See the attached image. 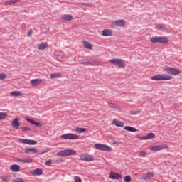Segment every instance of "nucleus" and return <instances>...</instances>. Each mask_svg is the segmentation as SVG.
Returning <instances> with one entry per match:
<instances>
[{
  "mask_svg": "<svg viewBox=\"0 0 182 182\" xmlns=\"http://www.w3.org/2000/svg\"><path fill=\"white\" fill-rule=\"evenodd\" d=\"M163 71L167 73L166 75H168L169 76L170 75L172 76H178V75L181 73L180 70L168 66H164L163 68Z\"/></svg>",
  "mask_w": 182,
  "mask_h": 182,
  "instance_id": "1",
  "label": "nucleus"
},
{
  "mask_svg": "<svg viewBox=\"0 0 182 182\" xmlns=\"http://www.w3.org/2000/svg\"><path fill=\"white\" fill-rule=\"evenodd\" d=\"M151 43H168V38L166 36H153L150 38Z\"/></svg>",
  "mask_w": 182,
  "mask_h": 182,
  "instance_id": "2",
  "label": "nucleus"
},
{
  "mask_svg": "<svg viewBox=\"0 0 182 182\" xmlns=\"http://www.w3.org/2000/svg\"><path fill=\"white\" fill-rule=\"evenodd\" d=\"M151 80H171V75L167 74H158L151 77Z\"/></svg>",
  "mask_w": 182,
  "mask_h": 182,
  "instance_id": "3",
  "label": "nucleus"
},
{
  "mask_svg": "<svg viewBox=\"0 0 182 182\" xmlns=\"http://www.w3.org/2000/svg\"><path fill=\"white\" fill-rule=\"evenodd\" d=\"M75 154H76V151H75V149H65L63 151H60L58 153H57V156H59L60 157L75 156Z\"/></svg>",
  "mask_w": 182,
  "mask_h": 182,
  "instance_id": "4",
  "label": "nucleus"
},
{
  "mask_svg": "<svg viewBox=\"0 0 182 182\" xmlns=\"http://www.w3.org/2000/svg\"><path fill=\"white\" fill-rule=\"evenodd\" d=\"M109 63H112V65H114L117 68H124V66H126L124 60L120 58L111 59L109 60Z\"/></svg>",
  "mask_w": 182,
  "mask_h": 182,
  "instance_id": "5",
  "label": "nucleus"
},
{
  "mask_svg": "<svg viewBox=\"0 0 182 182\" xmlns=\"http://www.w3.org/2000/svg\"><path fill=\"white\" fill-rule=\"evenodd\" d=\"M94 147L97 149V150H101V151H112V147L103 144H95Z\"/></svg>",
  "mask_w": 182,
  "mask_h": 182,
  "instance_id": "6",
  "label": "nucleus"
},
{
  "mask_svg": "<svg viewBox=\"0 0 182 182\" xmlns=\"http://www.w3.org/2000/svg\"><path fill=\"white\" fill-rule=\"evenodd\" d=\"M111 26L114 28L117 26L118 28H124L126 26V21L124 20H117L111 22Z\"/></svg>",
  "mask_w": 182,
  "mask_h": 182,
  "instance_id": "7",
  "label": "nucleus"
},
{
  "mask_svg": "<svg viewBox=\"0 0 182 182\" xmlns=\"http://www.w3.org/2000/svg\"><path fill=\"white\" fill-rule=\"evenodd\" d=\"M61 139H65V140H77L79 139V136L69 133L61 135Z\"/></svg>",
  "mask_w": 182,
  "mask_h": 182,
  "instance_id": "8",
  "label": "nucleus"
},
{
  "mask_svg": "<svg viewBox=\"0 0 182 182\" xmlns=\"http://www.w3.org/2000/svg\"><path fill=\"white\" fill-rule=\"evenodd\" d=\"M80 159L82 161H93V160H95V158H93V156L88 154H81L80 155Z\"/></svg>",
  "mask_w": 182,
  "mask_h": 182,
  "instance_id": "9",
  "label": "nucleus"
},
{
  "mask_svg": "<svg viewBox=\"0 0 182 182\" xmlns=\"http://www.w3.org/2000/svg\"><path fill=\"white\" fill-rule=\"evenodd\" d=\"M18 143H22L23 144H28L30 146H35L37 144L36 141L32 139H18Z\"/></svg>",
  "mask_w": 182,
  "mask_h": 182,
  "instance_id": "10",
  "label": "nucleus"
},
{
  "mask_svg": "<svg viewBox=\"0 0 182 182\" xmlns=\"http://www.w3.org/2000/svg\"><path fill=\"white\" fill-rule=\"evenodd\" d=\"M164 149H168V145L162 144V145H156L150 148L151 151H160L161 150H164Z\"/></svg>",
  "mask_w": 182,
  "mask_h": 182,
  "instance_id": "11",
  "label": "nucleus"
},
{
  "mask_svg": "<svg viewBox=\"0 0 182 182\" xmlns=\"http://www.w3.org/2000/svg\"><path fill=\"white\" fill-rule=\"evenodd\" d=\"M109 177L111 180H122V175L116 172H110Z\"/></svg>",
  "mask_w": 182,
  "mask_h": 182,
  "instance_id": "12",
  "label": "nucleus"
},
{
  "mask_svg": "<svg viewBox=\"0 0 182 182\" xmlns=\"http://www.w3.org/2000/svg\"><path fill=\"white\" fill-rule=\"evenodd\" d=\"M154 177V173L153 172H149L148 173L144 175L141 180H144V181H150Z\"/></svg>",
  "mask_w": 182,
  "mask_h": 182,
  "instance_id": "13",
  "label": "nucleus"
},
{
  "mask_svg": "<svg viewBox=\"0 0 182 182\" xmlns=\"http://www.w3.org/2000/svg\"><path fill=\"white\" fill-rule=\"evenodd\" d=\"M25 119L26 122H28V123H31V124H34V126H36L37 127H42V124H41V122H36L33 119L29 118L28 116H26Z\"/></svg>",
  "mask_w": 182,
  "mask_h": 182,
  "instance_id": "14",
  "label": "nucleus"
},
{
  "mask_svg": "<svg viewBox=\"0 0 182 182\" xmlns=\"http://www.w3.org/2000/svg\"><path fill=\"white\" fill-rule=\"evenodd\" d=\"M60 19L66 21V22H70V21L73 20V16L70 14H63L60 16Z\"/></svg>",
  "mask_w": 182,
  "mask_h": 182,
  "instance_id": "15",
  "label": "nucleus"
},
{
  "mask_svg": "<svg viewBox=\"0 0 182 182\" xmlns=\"http://www.w3.org/2000/svg\"><path fill=\"white\" fill-rule=\"evenodd\" d=\"M11 126L14 127V129H19L21 123L19 122V119L18 117H16L13 119L11 122Z\"/></svg>",
  "mask_w": 182,
  "mask_h": 182,
  "instance_id": "16",
  "label": "nucleus"
},
{
  "mask_svg": "<svg viewBox=\"0 0 182 182\" xmlns=\"http://www.w3.org/2000/svg\"><path fill=\"white\" fill-rule=\"evenodd\" d=\"M30 173L31 174V176H42V174L43 173V171L41 168H37L30 171Z\"/></svg>",
  "mask_w": 182,
  "mask_h": 182,
  "instance_id": "17",
  "label": "nucleus"
},
{
  "mask_svg": "<svg viewBox=\"0 0 182 182\" xmlns=\"http://www.w3.org/2000/svg\"><path fill=\"white\" fill-rule=\"evenodd\" d=\"M43 82V80L42 79H33L30 81L31 85H32V86H38V85H41V83H42Z\"/></svg>",
  "mask_w": 182,
  "mask_h": 182,
  "instance_id": "18",
  "label": "nucleus"
},
{
  "mask_svg": "<svg viewBox=\"0 0 182 182\" xmlns=\"http://www.w3.org/2000/svg\"><path fill=\"white\" fill-rule=\"evenodd\" d=\"M102 36H112L113 35V30L105 29L102 31Z\"/></svg>",
  "mask_w": 182,
  "mask_h": 182,
  "instance_id": "19",
  "label": "nucleus"
},
{
  "mask_svg": "<svg viewBox=\"0 0 182 182\" xmlns=\"http://www.w3.org/2000/svg\"><path fill=\"white\" fill-rule=\"evenodd\" d=\"M112 124H114V126H117V127H124V122L116 119L112 120Z\"/></svg>",
  "mask_w": 182,
  "mask_h": 182,
  "instance_id": "20",
  "label": "nucleus"
},
{
  "mask_svg": "<svg viewBox=\"0 0 182 182\" xmlns=\"http://www.w3.org/2000/svg\"><path fill=\"white\" fill-rule=\"evenodd\" d=\"M82 45L85 49H88L89 50H92L93 49V46L89 41H82Z\"/></svg>",
  "mask_w": 182,
  "mask_h": 182,
  "instance_id": "21",
  "label": "nucleus"
},
{
  "mask_svg": "<svg viewBox=\"0 0 182 182\" xmlns=\"http://www.w3.org/2000/svg\"><path fill=\"white\" fill-rule=\"evenodd\" d=\"M10 170H11V171H14V173H18V171H21V166L18 164H14L11 165Z\"/></svg>",
  "mask_w": 182,
  "mask_h": 182,
  "instance_id": "22",
  "label": "nucleus"
},
{
  "mask_svg": "<svg viewBox=\"0 0 182 182\" xmlns=\"http://www.w3.org/2000/svg\"><path fill=\"white\" fill-rule=\"evenodd\" d=\"M50 79H59L62 77V73H54L50 74Z\"/></svg>",
  "mask_w": 182,
  "mask_h": 182,
  "instance_id": "23",
  "label": "nucleus"
},
{
  "mask_svg": "<svg viewBox=\"0 0 182 182\" xmlns=\"http://www.w3.org/2000/svg\"><path fill=\"white\" fill-rule=\"evenodd\" d=\"M17 2H21V0H7L4 3V5H14V4H17Z\"/></svg>",
  "mask_w": 182,
  "mask_h": 182,
  "instance_id": "24",
  "label": "nucleus"
},
{
  "mask_svg": "<svg viewBox=\"0 0 182 182\" xmlns=\"http://www.w3.org/2000/svg\"><path fill=\"white\" fill-rule=\"evenodd\" d=\"M25 153H38V149L36 148H26L24 149Z\"/></svg>",
  "mask_w": 182,
  "mask_h": 182,
  "instance_id": "25",
  "label": "nucleus"
},
{
  "mask_svg": "<svg viewBox=\"0 0 182 182\" xmlns=\"http://www.w3.org/2000/svg\"><path fill=\"white\" fill-rule=\"evenodd\" d=\"M124 130H127V132H131L132 133L137 132V129L136 128L129 126L124 127Z\"/></svg>",
  "mask_w": 182,
  "mask_h": 182,
  "instance_id": "26",
  "label": "nucleus"
},
{
  "mask_svg": "<svg viewBox=\"0 0 182 182\" xmlns=\"http://www.w3.org/2000/svg\"><path fill=\"white\" fill-rule=\"evenodd\" d=\"M46 48H48V43H41L38 46V50H45Z\"/></svg>",
  "mask_w": 182,
  "mask_h": 182,
  "instance_id": "27",
  "label": "nucleus"
},
{
  "mask_svg": "<svg viewBox=\"0 0 182 182\" xmlns=\"http://www.w3.org/2000/svg\"><path fill=\"white\" fill-rule=\"evenodd\" d=\"M108 107L109 109H115V110H122V107H119L113 103H109Z\"/></svg>",
  "mask_w": 182,
  "mask_h": 182,
  "instance_id": "28",
  "label": "nucleus"
},
{
  "mask_svg": "<svg viewBox=\"0 0 182 182\" xmlns=\"http://www.w3.org/2000/svg\"><path fill=\"white\" fill-rule=\"evenodd\" d=\"M10 96L18 97V96H22V92L20 91H12L10 92Z\"/></svg>",
  "mask_w": 182,
  "mask_h": 182,
  "instance_id": "29",
  "label": "nucleus"
},
{
  "mask_svg": "<svg viewBox=\"0 0 182 182\" xmlns=\"http://www.w3.org/2000/svg\"><path fill=\"white\" fill-rule=\"evenodd\" d=\"M18 161H19L20 163H32V159L26 158L24 159H18Z\"/></svg>",
  "mask_w": 182,
  "mask_h": 182,
  "instance_id": "30",
  "label": "nucleus"
},
{
  "mask_svg": "<svg viewBox=\"0 0 182 182\" xmlns=\"http://www.w3.org/2000/svg\"><path fill=\"white\" fill-rule=\"evenodd\" d=\"M8 117V113L6 112H0V121L5 120Z\"/></svg>",
  "mask_w": 182,
  "mask_h": 182,
  "instance_id": "31",
  "label": "nucleus"
},
{
  "mask_svg": "<svg viewBox=\"0 0 182 182\" xmlns=\"http://www.w3.org/2000/svg\"><path fill=\"white\" fill-rule=\"evenodd\" d=\"M75 132H77V133H85V132H87V129L77 127L75 129Z\"/></svg>",
  "mask_w": 182,
  "mask_h": 182,
  "instance_id": "32",
  "label": "nucleus"
},
{
  "mask_svg": "<svg viewBox=\"0 0 182 182\" xmlns=\"http://www.w3.org/2000/svg\"><path fill=\"white\" fill-rule=\"evenodd\" d=\"M96 65H98L97 60L90 59V66H96Z\"/></svg>",
  "mask_w": 182,
  "mask_h": 182,
  "instance_id": "33",
  "label": "nucleus"
},
{
  "mask_svg": "<svg viewBox=\"0 0 182 182\" xmlns=\"http://www.w3.org/2000/svg\"><path fill=\"white\" fill-rule=\"evenodd\" d=\"M156 29H158V31H161V32H166V28L163 26L162 25H157L156 26Z\"/></svg>",
  "mask_w": 182,
  "mask_h": 182,
  "instance_id": "34",
  "label": "nucleus"
},
{
  "mask_svg": "<svg viewBox=\"0 0 182 182\" xmlns=\"http://www.w3.org/2000/svg\"><path fill=\"white\" fill-rule=\"evenodd\" d=\"M156 137V135L154 133H149L146 135V139L150 140V139H154Z\"/></svg>",
  "mask_w": 182,
  "mask_h": 182,
  "instance_id": "35",
  "label": "nucleus"
},
{
  "mask_svg": "<svg viewBox=\"0 0 182 182\" xmlns=\"http://www.w3.org/2000/svg\"><path fill=\"white\" fill-rule=\"evenodd\" d=\"M147 156V152L146 151H140L139 152V157H146Z\"/></svg>",
  "mask_w": 182,
  "mask_h": 182,
  "instance_id": "36",
  "label": "nucleus"
},
{
  "mask_svg": "<svg viewBox=\"0 0 182 182\" xmlns=\"http://www.w3.org/2000/svg\"><path fill=\"white\" fill-rule=\"evenodd\" d=\"M82 64L87 65V66H90V59L82 60Z\"/></svg>",
  "mask_w": 182,
  "mask_h": 182,
  "instance_id": "37",
  "label": "nucleus"
},
{
  "mask_svg": "<svg viewBox=\"0 0 182 182\" xmlns=\"http://www.w3.org/2000/svg\"><path fill=\"white\" fill-rule=\"evenodd\" d=\"M124 182H130L132 181V178L129 176H126L124 179Z\"/></svg>",
  "mask_w": 182,
  "mask_h": 182,
  "instance_id": "38",
  "label": "nucleus"
},
{
  "mask_svg": "<svg viewBox=\"0 0 182 182\" xmlns=\"http://www.w3.org/2000/svg\"><path fill=\"white\" fill-rule=\"evenodd\" d=\"M4 79H6V74L0 73V80H4Z\"/></svg>",
  "mask_w": 182,
  "mask_h": 182,
  "instance_id": "39",
  "label": "nucleus"
},
{
  "mask_svg": "<svg viewBox=\"0 0 182 182\" xmlns=\"http://www.w3.org/2000/svg\"><path fill=\"white\" fill-rule=\"evenodd\" d=\"M74 181L75 182H82V179L79 176H74Z\"/></svg>",
  "mask_w": 182,
  "mask_h": 182,
  "instance_id": "40",
  "label": "nucleus"
},
{
  "mask_svg": "<svg viewBox=\"0 0 182 182\" xmlns=\"http://www.w3.org/2000/svg\"><path fill=\"white\" fill-rule=\"evenodd\" d=\"M46 166H52V159L48 160L45 162Z\"/></svg>",
  "mask_w": 182,
  "mask_h": 182,
  "instance_id": "41",
  "label": "nucleus"
},
{
  "mask_svg": "<svg viewBox=\"0 0 182 182\" xmlns=\"http://www.w3.org/2000/svg\"><path fill=\"white\" fill-rule=\"evenodd\" d=\"M21 129L22 130V132H26V131H31V128L29 127H21Z\"/></svg>",
  "mask_w": 182,
  "mask_h": 182,
  "instance_id": "42",
  "label": "nucleus"
},
{
  "mask_svg": "<svg viewBox=\"0 0 182 182\" xmlns=\"http://www.w3.org/2000/svg\"><path fill=\"white\" fill-rule=\"evenodd\" d=\"M139 140H147V135L144 136H138Z\"/></svg>",
  "mask_w": 182,
  "mask_h": 182,
  "instance_id": "43",
  "label": "nucleus"
},
{
  "mask_svg": "<svg viewBox=\"0 0 182 182\" xmlns=\"http://www.w3.org/2000/svg\"><path fill=\"white\" fill-rule=\"evenodd\" d=\"M14 182H25V181H23V179H22V178H18L15 179L14 181Z\"/></svg>",
  "mask_w": 182,
  "mask_h": 182,
  "instance_id": "44",
  "label": "nucleus"
},
{
  "mask_svg": "<svg viewBox=\"0 0 182 182\" xmlns=\"http://www.w3.org/2000/svg\"><path fill=\"white\" fill-rule=\"evenodd\" d=\"M32 33H33V31L32 30H29L28 33V36H32Z\"/></svg>",
  "mask_w": 182,
  "mask_h": 182,
  "instance_id": "45",
  "label": "nucleus"
},
{
  "mask_svg": "<svg viewBox=\"0 0 182 182\" xmlns=\"http://www.w3.org/2000/svg\"><path fill=\"white\" fill-rule=\"evenodd\" d=\"M82 5H85L86 6H90V4L89 3H82Z\"/></svg>",
  "mask_w": 182,
  "mask_h": 182,
  "instance_id": "46",
  "label": "nucleus"
},
{
  "mask_svg": "<svg viewBox=\"0 0 182 182\" xmlns=\"http://www.w3.org/2000/svg\"><path fill=\"white\" fill-rule=\"evenodd\" d=\"M45 153H48V151H44L40 153V154H45Z\"/></svg>",
  "mask_w": 182,
  "mask_h": 182,
  "instance_id": "47",
  "label": "nucleus"
},
{
  "mask_svg": "<svg viewBox=\"0 0 182 182\" xmlns=\"http://www.w3.org/2000/svg\"><path fill=\"white\" fill-rule=\"evenodd\" d=\"M114 144H117V142H114Z\"/></svg>",
  "mask_w": 182,
  "mask_h": 182,
  "instance_id": "48",
  "label": "nucleus"
}]
</instances>
